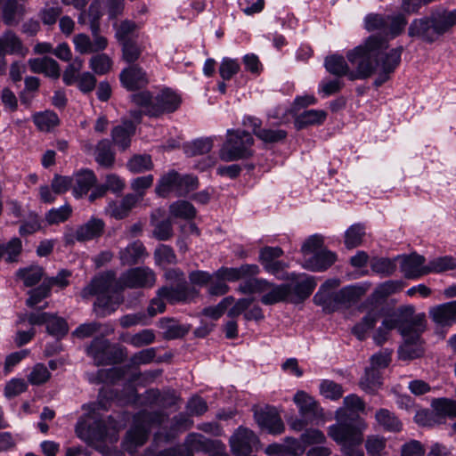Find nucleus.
I'll return each mask as SVG.
<instances>
[{
  "instance_id": "58",
  "label": "nucleus",
  "mask_w": 456,
  "mask_h": 456,
  "mask_svg": "<svg viewBox=\"0 0 456 456\" xmlns=\"http://www.w3.org/2000/svg\"><path fill=\"white\" fill-rule=\"evenodd\" d=\"M320 392L326 398L338 400L342 397L344 390L341 385L329 379H324L320 384Z\"/></svg>"
},
{
  "instance_id": "26",
  "label": "nucleus",
  "mask_w": 456,
  "mask_h": 456,
  "mask_svg": "<svg viewBox=\"0 0 456 456\" xmlns=\"http://www.w3.org/2000/svg\"><path fill=\"white\" fill-rule=\"evenodd\" d=\"M25 7L18 0H0L3 22L10 27L17 26L25 15Z\"/></svg>"
},
{
  "instance_id": "17",
  "label": "nucleus",
  "mask_w": 456,
  "mask_h": 456,
  "mask_svg": "<svg viewBox=\"0 0 456 456\" xmlns=\"http://www.w3.org/2000/svg\"><path fill=\"white\" fill-rule=\"evenodd\" d=\"M235 456H249L258 444L257 436L248 428L240 427L230 439Z\"/></svg>"
},
{
  "instance_id": "12",
  "label": "nucleus",
  "mask_w": 456,
  "mask_h": 456,
  "mask_svg": "<svg viewBox=\"0 0 456 456\" xmlns=\"http://www.w3.org/2000/svg\"><path fill=\"white\" fill-rule=\"evenodd\" d=\"M411 314H414L412 305L400 306L391 314L385 317L381 326L377 330L373 338L378 345H382L388 338L389 331L396 329L399 333H405L404 326L407 325Z\"/></svg>"
},
{
  "instance_id": "50",
  "label": "nucleus",
  "mask_w": 456,
  "mask_h": 456,
  "mask_svg": "<svg viewBox=\"0 0 456 456\" xmlns=\"http://www.w3.org/2000/svg\"><path fill=\"white\" fill-rule=\"evenodd\" d=\"M46 330L50 335L61 338L68 333L69 327L65 319L51 314L46 324Z\"/></svg>"
},
{
  "instance_id": "40",
  "label": "nucleus",
  "mask_w": 456,
  "mask_h": 456,
  "mask_svg": "<svg viewBox=\"0 0 456 456\" xmlns=\"http://www.w3.org/2000/svg\"><path fill=\"white\" fill-rule=\"evenodd\" d=\"M169 213L175 218L191 220L196 216L197 211L191 202L180 200L169 206Z\"/></svg>"
},
{
  "instance_id": "47",
  "label": "nucleus",
  "mask_w": 456,
  "mask_h": 456,
  "mask_svg": "<svg viewBox=\"0 0 456 456\" xmlns=\"http://www.w3.org/2000/svg\"><path fill=\"white\" fill-rule=\"evenodd\" d=\"M396 261L397 257H373L370 260V265L374 273H377L383 276H390L396 270Z\"/></svg>"
},
{
  "instance_id": "16",
  "label": "nucleus",
  "mask_w": 456,
  "mask_h": 456,
  "mask_svg": "<svg viewBox=\"0 0 456 456\" xmlns=\"http://www.w3.org/2000/svg\"><path fill=\"white\" fill-rule=\"evenodd\" d=\"M118 278H116L114 271H107L95 276L91 282L81 291L82 297L98 296L100 294L110 293L122 290L118 286Z\"/></svg>"
},
{
  "instance_id": "52",
  "label": "nucleus",
  "mask_w": 456,
  "mask_h": 456,
  "mask_svg": "<svg viewBox=\"0 0 456 456\" xmlns=\"http://www.w3.org/2000/svg\"><path fill=\"white\" fill-rule=\"evenodd\" d=\"M364 227L359 224L351 225L345 234V244L348 248L358 247L364 236Z\"/></svg>"
},
{
  "instance_id": "31",
  "label": "nucleus",
  "mask_w": 456,
  "mask_h": 456,
  "mask_svg": "<svg viewBox=\"0 0 456 456\" xmlns=\"http://www.w3.org/2000/svg\"><path fill=\"white\" fill-rule=\"evenodd\" d=\"M96 176L90 169L79 171L75 175V183L73 185V194L76 198H81L96 183Z\"/></svg>"
},
{
  "instance_id": "54",
  "label": "nucleus",
  "mask_w": 456,
  "mask_h": 456,
  "mask_svg": "<svg viewBox=\"0 0 456 456\" xmlns=\"http://www.w3.org/2000/svg\"><path fill=\"white\" fill-rule=\"evenodd\" d=\"M34 123L39 129L48 131L59 124V118L53 111L37 113L34 116Z\"/></svg>"
},
{
  "instance_id": "37",
  "label": "nucleus",
  "mask_w": 456,
  "mask_h": 456,
  "mask_svg": "<svg viewBox=\"0 0 456 456\" xmlns=\"http://www.w3.org/2000/svg\"><path fill=\"white\" fill-rule=\"evenodd\" d=\"M95 161L102 167L110 168L115 161V153L111 149L110 142L102 139L98 142L94 149Z\"/></svg>"
},
{
  "instance_id": "18",
  "label": "nucleus",
  "mask_w": 456,
  "mask_h": 456,
  "mask_svg": "<svg viewBox=\"0 0 456 456\" xmlns=\"http://www.w3.org/2000/svg\"><path fill=\"white\" fill-rule=\"evenodd\" d=\"M254 417L258 426L270 434L279 435L285 429L284 423L275 408L266 406L256 410Z\"/></svg>"
},
{
  "instance_id": "29",
  "label": "nucleus",
  "mask_w": 456,
  "mask_h": 456,
  "mask_svg": "<svg viewBox=\"0 0 456 456\" xmlns=\"http://www.w3.org/2000/svg\"><path fill=\"white\" fill-rule=\"evenodd\" d=\"M146 256V248L142 241L136 240L128 244L119 251V259L122 265H134L139 264Z\"/></svg>"
},
{
  "instance_id": "60",
  "label": "nucleus",
  "mask_w": 456,
  "mask_h": 456,
  "mask_svg": "<svg viewBox=\"0 0 456 456\" xmlns=\"http://www.w3.org/2000/svg\"><path fill=\"white\" fill-rule=\"evenodd\" d=\"M112 66L111 59L105 53L93 56L90 59V68L98 75H104Z\"/></svg>"
},
{
  "instance_id": "21",
  "label": "nucleus",
  "mask_w": 456,
  "mask_h": 456,
  "mask_svg": "<svg viewBox=\"0 0 456 456\" xmlns=\"http://www.w3.org/2000/svg\"><path fill=\"white\" fill-rule=\"evenodd\" d=\"M123 290L100 294L94 303V311L98 317L104 318L114 313L123 303Z\"/></svg>"
},
{
  "instance_id": "51",
  "label": "nucleus",
  "mask_w": 456,
  "mask_h": 456,
  "mask_svg": "<svg viewBox=\"0 0 456 456\" xmlns=\"http://www.w3.org/2000/svg\"><path fill=\"white\" fill-rule=\"evenodd\" d=\"M21 248V240L19 238H12L8 243L0 245V259L6 256L7 262H15Z\"/></svg>"
},
{
  "instance_id": "35",
  "label": "nucleus",
  "mask_w": 456,
  "mask_h": 456,
  "mask_svg": "<svg viewBox=\"0 0 456 456\" xmlns=\"http://www.w3.org/2000/svg\"><path fill=\"white\" fill-rule=\"evenodd\" d=\"M381 316V309L378 307L372 308L366 314V315L362 317L361 322L354 326L352 330L353 334L355 335L360 340L364 339L366 333L375 326Z\"/></svg>"
},
{
  "instance_id": "7",
  "label": "nucleus",
  "mask_w": 456,
  "mask_h": 456,
  "mask_svg": "<svg viewBox=\"0 0 456 456\" xmlns=\"http://www.w3.org/2000/svg\"><path fill=\"white\" fill-rule=\"evenodd\" d=\"M405 333H401L403 344L399 347L398 354L402 360H413L422 356L424 348L421 336L427 329V320L424 313L411 314L407 325L404 326Z\"/></svg>"
},
{
  "instance_id": "9",
  "label": "nucleus",
  "mask_w": 456,
  "mask_h": 456,
  "mask_svg": "<svg viewBox=\"0 0 456 456\" xmlns=\"http://www.w3.org/2000/svg\"><path fill=\"white\" fill-rule=\"evenodd\" d=\"M199 184L197 176L180 175L178 172L171 170L160 177L155 191L162 198H167L171 194L176 197H186L190 192L197 190Z\"/></svg>"
},
{
  "instance_id": "15",
  "label": "nucleus",
  "mask_w": 456,
  "mask_h": 456,
  "mask_svg": "<svg viewBox=\"0 0 456 456\" xmlns=\"http://www.w3.org/2000/svg\"><path fill=\"white\" fill-rule=\"evenodd\" d=\"M155 273L147 266L130 268L118 277V286L122 290L127 288H151L155 284Z\"/></svg>"
},
{
  "instance_id": "39",
  "label": "nucleus",
  "mask_w": 456,
  "mask_h": 456,
  "mask_svg": "<svg viewBox=\"0 0 456 456\" xmlns=\"http://www.w3.org/2000/svg\"><path fill=\"white\" fill-rule=\"evenodd\" d=\"M214 144V137H205L187 142L183 145V151L187 157H195L208 153Z\"/></svg>"
},
{
  "instance_id": "5",
  "label": "nucleus",
  "mask_w": 456,
  "mask_h": 456,
  "mask_svg": "<svg viewBox=\"0 0 456 456\" xmlns=\"http://www.w3.org/2000/svg\"><path fill=\"white\" fill-rule=\"evenodd\" d=\"M140 419L149 427H161L154 439L169 443L178 436L179 434L190 429L193 421L183 412H180L171 419L170 425L163 426L168 419L169 415L163 411H142L140 413Z\"/></svg>"
},
{
  "instance_id": "55",
  "label": "nucleus",
  "mask_w": 456,
  "mask_h": 456,
  "mask_svg": "<svg viewBox=\"0 0 456 456\" xmlns=\"http://www.w3.org/2000/svg\"><path fill=\"white\" fill-rule=\"evenodd\" d=\"M288 133L283 129L262 128L256 134V137L265 143H278L287 138Z\"/></svg>"
},
{
  "instance_id": "1",
  "label": "nucleus",
  "mask_w": 456,
  "mask_h": 456,
  "mask_svg": "<svg viewBox=\"0 0 456 456\" xmlns=\"http://www.w3.org/2000/svg\"><path fill=\"white\" fill-rule=\"evenodd\" d=\"M387 49L388 42L386 38L370 36L362 44L346 53V59L355 68L354 70H350L346 59L339 54L327 56L324 66L331 75L337 77L346 76L351 81L366 79L379 69L373 83L376 87H379L390 78V75L400 64L403 51V46L389 51Z\"/></svg>"
},
{
  "instance_id": "61",
  "label": "nucleus",
  "mask_w": 456,
  "mask_h": 456,
  "mask_svg": "<svg viewBox=\"0 0 456 456\" xmlns=\"http://www.w3.org/2000/svg\"><path fill=\"white\" fill-rule=\"evenodd\" d=\"M129 170L133 173H142L152 167L150 155H135L127 163Z\"/></svg>"
},
{
  "instance_id": "62",
  "label": "nucleus",
  "mask_w": 456,
  "mask_h": 456,
  "mask_svg": "<svg viewBox=\"0 0 456 456\" xmlns=\"http://www.w3.org/2000/svg\"><path fill=\"white\" fill-rule=\"evenodd\" d=\"M157 349L155 347H149L142 349L130 357L131 366L145 365L152 362L156 357Z\"/></svg>"
},
{
  "instance_id": "33",
  "label": "nucleus",
  "mask_w": 456,
  "mask_h": 456,
  "mask_svg": "<svg viewBox=\"0 0 456 456\" xmlns=\"http://www.w3.org/2000/svg\"><path fill=\"white\" fill-rule=\"evenodd\" d=\"M294 402L300 414L306 419H313L319 415V406L316 401L303 391H298L294 396Z\"/></svg>"
},
{
  "instance_id": "32",
  "label": "nucleus",
  "mask_w": 456,
  "mask_h": 456,
  "mask_svg": "<svg viewBox=\"0 0 456 456\" xmlns=\"http://www.w3.org/2000/svg\"><path fill=\"white\" fill-rule=\"evenodd\" d=\"M260 298L262 304L272 305L279 302H283L291 295V285L289 284H274L271 282L269 290L263 292Z\"/></svg>"
},
{
  "instance_id": "8",
  "label": "nucleus",
  "mask_w": 456,
  "mask_h": 456,
  "mask_svg": "<svg viewBox=\"0 0 456 456\" xmlns=\"http://www.w3.org/2000/svg\"><path fill=\"white\" fill-rule=\"evenodd\" d=\"M254 142L253 136L247 131L228 129L226 140L219 152L221 159L231 162L252 157Z\"/></svg>"
},
{
  "instance_id": "34",
  "label": "nucleus",
  "mask_w": 456,
  "mask_h": 456,
  "mask_svg": "<svg viewBox=\"0 0 456 456\" xmlns=\"http://www.w3.org/2000/svg\"><path fill=\"white\" fill-rule=\"evenodd\" d=\"M184 444L194 456L195 452H211L215 450V442L199 433H190L184 439Z\"/></svg>"
},
{
  "instance_id": "4",
  "label": "nucleus",
  "mask_w": 456,
  "mask_h": 456,
  "mask_svg": "<svg viewBox=\"0 0 456 456\" xmlns=\"http://www.w3.org/2000/svg\"><path fill=\"white\" fill-rule=\"evenodd\" d=\"M339 284L338 279L327 280L314 296V304L322 306L325 312L332 313L341 306L356 303L365 292L361 286H347L338 291H333Z\"/></svg>"
},
{
  "instance_id": "30",
  "label": "nucleus",
  "mask_w": 456,
  "mask_h": 456,
  "mask_svg": "<svg viewBox=\"0 0 456 456\" xmlns=\"http://www.w3.org/2000/svg\"><path fill=\"white\" fill-rule=\"evenodd\" d=\"M135 133V126L132 121H126L121 125L116 126L111 131L113 142L122 151L130 146L131 137Z\"/></svg>"
},
{
  "instance_id": "43",
  "label": "nucleus",
  "mask_w": 456,
  "mask_h": 456,
  "mask_svg": "<svg viewBox=\"0 0 456 456\" xmlns=\"http://www.w3.org/2000/svg\"><path fill=\"white\" fill-rule=\"evenodd\" d=\"M158 325L164 330L163 338L167 340L182 338L188 332L186 328L175 324V321L169 318H161Z\"/></svg>"
},
{
  "instance_id": "41",
  "label": "nucleus",
  "mask_w": 456,
  "mask_h": 456,
  "mask_svg": "<svg viewBox=\"0 0 456 456\" xmlns=\"http://www.w3.org/2000/svg\"><path fill=\"white\" fill-rule=\"evenodd\" d=\"M115 28V37L118 43L134 40L133 38L134 32L141 28L136 22L131 20H123L119 23L113 25Z\"/></svg>"
},
{
  "instance_id": "25",
  "label": "nucleus",
  "mask_w": 456,
  "mask_h": 456,
  "mask_svg": "<svg viewBox=\"0 0 456 456\" xmlns=\"http://www.w3.org/2000/svg\"><path fill=\"white\" fill-rule=\"evenodd\" d=\"M336 260L335 253L327 249H321L305 257L303 266L312 272H323L330 267Z\"/></svg>"
},
{
  "instance_id": "59",
  "label": "nucleus",
  "mask_w": 456,
  "mask_h": 456,
  "mask_svg": "<svg viewBox=\"0 0 456 456\" xmlns=\"http://www.w3.org/2000/svg\"><path fill=\"white\" fill-rule=\"evenodd\" d=\"M403 287V283L400 281H387L376 288L373 295L376 298L383 299L400 291Z\"/></svg>"
},
{
  "instance_id": "46",
  "label": "nucleus",
  "mask_w": 456,
  "mask_h": 456,
  "mask_svg": "<svg viewBox=\"0 0 456 456\" xmlns=\"http://www.w3.org/2000/svg\"><path fill=\"white\" fill-rule=\"evenodd\" d=\"M72 212L69 204H65L60 208H53L45 213V220L49 225L59 224L69 219Z\"/></svg>"
},
{
  "instance_id": "64",
  "label": "nucleus",
  "mask_w": 456,
  "mask_h": 456,
  "mask_svg": "<svg viewBox=\"0 0 456 456\" xmlns=\"http://www.w3.org/2000/svg\"><path fill=\"white\" fill-rule=\"evenodd\" d=\"M155 338L154 331L147 329L133 335L128 343L135 348H140L152 344Z\"/></svg>"
},
{
  "instance_id": "44",
  "label": "nucleus",
  "mask_w": 456,
  "mask_h": 456,
  "mask_svg": "<svg viewBox=\"0 0 456 456\" xmlns=\"http://www.w3.org/2000/svg\"><path fill=\"white\" fill-rule=\"evenodd\" d=\"M151 223L153 229V236L159 240H167L173 236V225L169 218L157 221V213L151 214Z\"/></svg>"
},
{
  "instance_id": "27",
  "label": "nucleus",
  "mask_w": 456,
  "mask_h": 456,
  "mask_svg": "<svg viewBox=\"0 0 456 456\" xmlns=\"http://www.w3.org/2000/svg\"><path fill=\"white\" fill-rule=\"evenodd\" d=\"M142 200V194H126L119 202L111 201L107 211L111 217L121 220L128 216L131 210Z\"/></svg>"
},
{
  "instance_id": "22",
  "label": "nucleus",
  "mask_w": 456,
  "mask_h": 456,
  "mask_svg": "<svg viewBox=\"0 0 456 456\" xmlns=\"http://www.w3.org/2000/svg\"><path fill=\"white\" fill-rule=\"evenodd\" d=\"M397 260L401 261L400 268L404 277L407 279H418L428 274L426 273L425 257L417 253L408 256H398Z\"/></svg>"
},
{
  "instance_id": "20",
  "label": "nucleus",
  "mask_w": 456,
  "mask_h": 456,
  "mask_svg": "<svg viewBox=\"0 0 456 456\" xmlns=\"http://www.w3.org/2000/svg\"><path fill=\"white\" fill-rule=\"evenodd\" d=\"M181 103L178 94L170 89L161 91L154 97V106L148 110L150 117H159L165 112L175 111Z\"/></svg>"
},
{
  "instance_id": "28",
  "label": "nucleus",
  "mask_w": 456,
  "mask_h": 456,
  "mask_svg": "<svg viewBox=\"0 0 456 456\" xmlns=\"http://www.w3.org/2000/svg\"><path fill=\"white\" fill-rule=\"evenodd\" d=\"M0 52L4 55L25 56L28 50L12 30H6L0 36Z\"/></svg>"
},
{
  "instance_id": "19",
  "label": "nucleus",
  "mask_w": 456,
  "mask_h": 456,
  "mask_svg": "<svg viewBox=\"0 0 456 456\" xmlns=\"http://www.w3.org/2000/svg\"><path fill=\"white\" fill-rule=\"evenodd\" d=\"M287 280L292 281L291 294L293 293L296 299L295 303H300L305 300L313 293L316 287V281L314 277L305 274H297L291 273L286 276Z\"/></svg>"
},
{
  "instance_id": "10",
  "label": "nucleus",
  "mask_w": 456,
  "mask_h": 456,
  "mask_svg": "<svg viewBox=\"0 0 456 456\" xmlns=\"http://www.w3.org/2000/svg\"><path fill=\"white\" fill-rule=\"evenodd\" d=\"M96 366L113 365L123 362L127 357V349L120 344H111L103 337L94 338L86 348Z\"/></svg>"
},
{
  "instance_id": "13",
  "label": "nucleus",
  "mask_w": 456,
  "mask_h": 456,
  "mask_svg": "<svg viewBox=\"0 0 456 456\" xmlns=\"http://www.w3.org/2000/svg\"><path fill=\"white\" fill-rule=\"evenodd\" d=\"M175 281L170 286H164L158 290V295L169 303L191 302L199 296V290L191 286L183 273H175Z\"/></svg>"
},
{
  "instance_id": "11",
  "label": "nucleus",
  "mask_w": 456,
  "mask_h": 456,
  "mask_svg": "<svg viewBox=\"0 0 456 456\" xmlns=\"http://www.w3.org/2000/svg\"><path fill=\"white\" fill-rule=\"evenodd\" d=\"M260 268L255 264H244L239 267H221L213 273V280L208 283V293L212 296H223L229 291L225 281H236L241 278L257 275Z\"/></svg>"
},
{
  "instance_id": "48",
  "label": "nucleus",
  "mask_w": 456,
  "mask_h": 456,
  "mask_svg": "<svg viewBox=\"0 0 456 456\" xmlns=\"http://www.w3.org/2000/svg\"><path fill=\"white\" fill-rule=\"evenodd\" d=\"M44 275V269L40 266H30L20 269L17 276L20 278L26 287H32L38 283Z\"/></svg>"
},
{
  "instance_id": "53",
  "label": "nucleus",
  "mask_w": 456,
  "mask_h": 456,
  "mask_svg": "<svg viewBox=\"0 0 456 456\" xmlns=\"http://www.w3.org/2000/svg\"><path fill=\"white\" fill-rule=\"evenodd\" d=\"M432 407L439 416L456 417V401L447 398L435 399Z\"/></svg>"
},
{
  "instance_id": "56",
  "label": "nucleus",
  "mask_w": 456,
  "mask_h": 456,
  "mask_svg": "<svg viewBox=\"0 0 456 456\" xmlns=\"http://www.w3.org/2000/svg\"><path fill=\"white\" fill-rule=\"evenodd\" d=\"M122 47V57L128 63H134L142 54V48L136 40L119 43Z\"/></svg>"
},
{
  "instance_id": "14",
  "label": "nucleus",
  "mask_w": 456,
  "mask_h": 456,
  "mask_svg": "<svg viewBox=\"0 0 456 456\" xmlns=\"http://www.w3.org/2000/svg\"><path fill=\"white\" fill-rule=\"evenodd\" d=\"M105 223L102 219L91 217L76 230L66 227L63 234L65 245H74L76 241L85 242L101 237L104 232Z\"/></svg>"
},
{
  "instance_id": "42",
  "label": "nucleus",
  "mask_w": 456,
  "mask_h": 456,
  "mask_svg": "<svg viewBox=\"0 0 456 456\" xmlns=\"http://www.w3.org/2000/svg\"><path fill=\"white\" fill-rule=\"evenodd\" d=\"M376 420L379 426L389 432H398L402 429V423L398 418L387 409H380L376 412Z\"/></svg>"
},
{
  "instance_id": "49",
  "label": "nucleus",
  "mask_w": 456,
  "mask_h": 456,
  "mask_svg": "<svg viewBox=\"0 0 456 456\" xmlns=\"http://www.w3.org/2000/svg\"><path fill=\"white\" fill-rule=\"evenodd\" d=\"M360 386L365 391L374 393L381 386L379 371L375 368L366 370L364 376L360 381Z\"/></svg>"
},
{
  "instance_id": "45",
  "label": "nucleus",
  "mask_w": 456,
  "mask_h": 456,
  "mask_svg": "<svg viewBox=\"0 0 456 456\" xmlns=\"http://www.w3.org/2000/svg\"><path fill=\"white\" fill-rule=\"evenodd\" d=\"M456 269V258L452 256L436 257L427 265L426 273H439Z\"/></svg>"
},
{
  "instance_id": "3",
  "label": "nucleus",
  "mask_w": 456,
  "mask_h": 456,
  "mask_svg": "<svg viewBox=\"0 0 456 456\" xmlns=\"http://www.w3.org/2000/svg\"><path fill=\"white\" fill-rule=\"evenodd\" d=\"M107 409V404L102 400L89 404L88 412L81 417L76 425L77 436L86 442H102L115 433L117 423L114 419L110 416L105 418L100 412L101 410Z\"/></svg>"
},
{
  "instance_id": "23",
  "label": "nucleus",
  "mask_w": 456,
  "mask_h": 456,
  "mask_svg": "<svg viewBox=\"0 0 456 456\" xmlns=\"http://www.w3.org/2000/svg\"><path fill=\"white\" fill-rule=\"evenodd\" d=\"M122 86L129 91L145 87L148 83L147 73L137 65H131L124 69L119 74Z\"/></svg>"
},
{
  "instance_id": "24",
  "label": "nucleus",
  "mask_w": 456,
  "mask_h": 456,
  "mask_svg": "<svg viewBox=\"0 0 456 456\" xmlns=\"http://www.w3.org/2000/svg\"><path fill=\"white\" fill-rule=\"evenodd\" d=\"M428 314L437 325L451 327L456 323V300L433 306Z\"/></svg>"
},
{
  "instance_id": "38",
  "label": "nucleus",
  "mask_w": 456,
  "mask_h": 456,
  "mask_svg": "<svg viewBox=\"0 0 456 456\" xmlns=\"http://www.w3.org/2000/svg\"><path fill=\"white\" fill-rule=\"evenodd\" d=\"M256 275L241 278L244 280L238 288L242 294L263 293L269 290L271 282L265 279L255 278Z\"/></svg>"
},
{
  "instance_id": "63",
  "label": "nucleus",
  "mask_w": 456,
  "mask_h": 456,
  "mask_svg": "<svg viewBox=\"0 0 456 456\" xmlns=\"http://www.w3.org/2000/svg\"><path fill=\"white\" fill-rule=\"evenodd\" d=\"M364 21L368 31L380 30L386 34L387 30V16L371 13L365 17Z\"/></svg>"
},
{
  "instance_id": "36",
  "label": "nucleus",
  "mask_w": 456,
  "mask_h": 456,
  "mask_svg": "<svg viewBox=\"0 0 456 456\" xmlns=\"http://www.w3.org/2000/svg\"><path fill=\"white\" fill-rule=\"evenodd\" d=\"M327 117V113L322 110H305L295 118V127L297 130L304 129L309 126L322 124Z\"/></svg>"
},
{
  "instance_id": "2",
  "label": "nucleus",
  "mask_w": 456,
  "mask_h": 456,
  "mask_svg": "<svg viewBox=\"0 0 456 456\" xmlns=\"http://www.w3.org/2000/svg\"><path fill=\"white\" fill-rule=\"evenodd\" d=\"M344 403L351 412L345 419L338 417L339 422L331 425L329 428L328 434L340 445L341 452L346 456H364L362 444L363 442L362 430L365 425L357 412L363 411L365 404L355 395L345 397Z\"/></svg>"
},
{
  "instance_id": "57",
  "label": "nucleus",
  "mask_w": 456,
  "mask_h": 456,
  "mask_svg": "<svg viewBox=\"0 0 456 456\" xmlns=\"http://www.w3.org/2000/svg\"><path fill=\"white\" fill-rule=\"evenodd\" d=\"M51 294L49 285L44 281L41 285L28 291L29 297L26 300V305L34 307L43 299L48 297Z\"/></svg>"
},
{
  "instance_id": "6",
  "label": "nucleus",
  "mask_w": 456,
  "mask_h": 456,
  "mask_svg": "<svg viewBox=\"0 0 456 456\" xmlns=\"http://www.w3.org/2000/svg\"><path fill=\"white\" fill-rule=\"evenodd\" d=\"M456 24V11L432 14L430 17L415 19L410 24L408 35L427 43H433Z\"/></svg>"
}]
</instances>
